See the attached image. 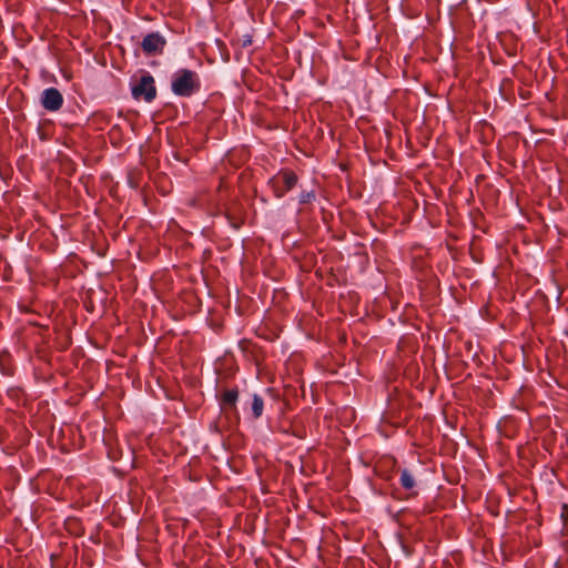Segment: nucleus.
Here are the masks:
<instances>
[{
	"mask_svg": "<svg viewBox=\"0 0 568 568\" xmlns=\"http://www.w3.org/2000/svg\"><path fill=\"white\" fill-rule=\"evenodd\" d=\"M171 90L178 97L190 98L201 90V79L195 71L179 69L172 75Z\"/></svg>",
	"mask_w": 568,
	"mask_h": 568,
	"instance_id": "1",
	"label": "nucleus"
},
{
	"mask_svg": "<svg viewBox=\"0 0 568 568\" xmlns=\"http://www.w3.org/2000/svg\"><path fill=\"white\" fill-rule=\"evenodd\" d=\"M296 183L297 176L292 171H283L270 181V184L278 199L284 196L286 192L291 191Z\"/></svg>",
	"mask_w": 568,
	"mask_h": 568,
	"instance_id": "2",
	"label": "nucleus"
},
{
	"mask_svg": "<svg viewBox=\"0 0 568 568\" xmlns=\"http://www.w3.org/2000/svg\"><path fill=\"white\" fill-rule=\"evenodd\" d=\"M132 94L134 98H143L146 102L153 101L156 95L153 77L151 74L141 77L139 83L133 87Z\"/></svg>",
	"mask_w": 568,
	"mask_h": 568,
	"instance_id": "3",
	"label": "nucleus"
},
{
	"mask_svg": "<svg viewBox=\"0 0 568 568\" xmlns=\"http://www.w3.org/2000/svg\"><path fill=\"white\" fill-rule=\"evenodd\" d=\"M165 44L166 40L160 32H152L143 38L141 48L146 54H156L162 53Z\"/></svg>",
	"mask_w": 568,
	"mask_h": 568,
	"instance_id": "4",
	"label": "nucleus"
},
{
	"mask_svg": "<svg viewBox=\"0 0 568 568\" xmlns=\"http://www.w3.org/2000/svg\"><path fill=\"white\" fill-rule=\"evenodd\" d=\"M41 104L47 111H59L63 105V97L58 89L48 88L41 94Z\"/></svg>",
	"mask_w": 568,
	"mask_h": 568,
	"instance_id": "5",
	"label": "nucleus"
},
{
	"mask_svg": "<svg viewBox=\"0 0 568 568\" xmlns=\"http://www.w3.org/2000/svg\"><path fill=\"white\" fill-rule=\"evenodd\" d=\"M237 399H239V390L235 388L227 389L222 394L221 399H220V405L223 409L235 410Z\"/></svg>",
	"mask_w": 568,
	"mask_h": 568,
	"instance_id": "6",
	"label": "nucleus"
},
{
	"mask_svg": "<svg viewBox=\"0 0 568 568\" xmlns=\"http://www.w3.org/2000/svg\"><path fill=\"white\" fill-rule=\"evenodd\" d=\"M264 409V400L258 394H254L252 397V414L254 418L262 416Z\"/></svg>",
	"mask_w": 568,
	"mask_h": 568,
	"instance_id": "7",
	"label": "nucleus"
},
{
	"mask_svg": "<svg viewBox=\"0 0 568 568\" xmlns=\"http://www.w3.org/2000/svg\"><path fill=\"white\" fill-rule=\"evenodd\" d=\"M399 483L405 489H413L415 487V478L413 474L407 469H403L400 471Z\"/></svg>",
	"mask_w": 568,
	"mask_h": 568,
	"instance_id": "8",
	"label": "nucleus"
},
{
	"mask_svg": "<svg viewBox=\"0 0 568 568\" xmlns=\"http://www.w3.org/2000/svg\"><path fill=\"white\" fill-rule=\"evenodd\" d=\"M315 197V194L313 191L310 192H303L300 195V203H308Z\"/></svg>",
	"mask_w": 568,
	"mask_h": 568,
	"instance_id": "9",
	"label": "nucleus"
}]
</instances>
